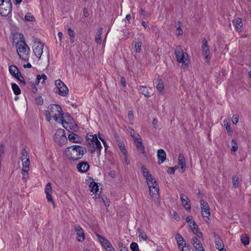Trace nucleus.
I'll return each instance as SVG.
<instances>
[{
	"label": "nucleus",
	"instance_id": "f257e3e1",
	"mask_svg": "<svg viewBox=\"0 0 251 251\" xmlns=\"http://www.w3.org/2000/svg\"><path fill=\"white\" fill-rule=\"evenodd\" d=\"M86 152V148L79 145L68 147L65 150V153L68 159L73 161L78 160L82 158Z\"/></svg>",
	"mask_w": 251,
	"mask_h": 251
},
{
	"label": "nucleus",
	"instance_id": "f03ea898",
	"mask_svg": "<svg viewBox=\"0 0 251 251\" xmlns=\"http://www.w3.org/2000/svg\"><path fill=\"white\" fill-rule=\"evenodd\" d=\"M14 36L15 37L17 36L19 37V40L16 44L18 55L22 59L27 60L30 49L25 41L23 35L16 33Z\"/></svg>",
	"mask_w": 251,
	"mask_h": 251
},
{
	"label": "nucleus",
	"instance_id": "7ed1b4c3",
	"mask_svg": "<svg viewBox=\"0 0 251 251\" xmlns=\"http://www.w3.org/2000/svg\"><path fill=\"white\" fill-rule=\"evenodd\" d=\"M86 142L90 147L92 148L91 152H93L97 150L98 151V154H100L102 147L96 134H88L86 136Z\"/></svg>",
	"mask_w": 251,
	"mask_h": 251
},
{
	"label": "nucleus",
	"instance_id": "20e7f679",
	"mask_svg": "<svg viewBox=\"0 0 251 251\" xmlns=\"http://www.w3.org/2000/svg\"><path fill=\"white\" fill-rule=\"evenodd\" d=\"M49 108L54 120L58 123H60L63 118V113L60 106L58 104H51Z\"/></svg>",
	"mask_w": 251,
	"mask_h": 251
},
{
	"label": "nucleus",
	"instance_id": "39448f33",
	"mask_svg": "<svg viewBox=\"0 0 251 251\" xmlns=\"http://www.w3.org/2000/svg\"><path fill=\"white\" fill-rule=\"evenodd\" d=\"M11 0H0V14L2 16H8L12 11Z\"/></svg>",
	"mask_w": 251,
	"mask_h": 251
},
{
	"label": "nucleus",
	"instance_id": "423d86ee",
	"mask_svg": "<svg viewBox=\"0 0 251 251\" xmlns=\"http://www.w3.org/2000/svg\"><path fill=\"white\" fill-rule=\"evenodd\" d=\"M175 54L178 62L184 63L185 65L188 64V55L187 53L183 52L182 48L180 46L176 47L175 50Z\"/></svg>",
	"mask_w": 251,
	"mask_h": 251
},
{
	"label": "nucleus",
	"instance_id": "0eeeda50",
	"mask_svg": "<svg viewBox=\"0 0 251 251\" xmlns=\"http://www.w3.org/2000/svg\"><path fill=\"white\" fill-rule=\"evenodd\" d=\"M54 140L59 145L62 146L67 141L65 131L63 129H58L54 135Z\"/></svg>",
	"mask_w": 251,
	"mask_h": 251
},
{
	"label": "nucleus",
	"instance_id": "6e6552de",
	"mask_svg": "<svg viewBox=\"0 0 251 251\" xmlns=\"http://www.w3.org/2000/svg\"><path fill=\"white\" fill-rule=\"evenodd\" d=\"M56 86V93L61 96H66L68 94L69 90L66 85L60 80L58 79L55 81Z\"/></svg>",
	"mask_w": 251,
	"mask_h": 251
},
{
	"label": "nucleus",
	"instance_id": "1a4fd4ad",
	"mask_svg": "<svg viewBox=\"0 0 251 251\" xmlns=\"http://www.w3.org/2000/svg\"><path fill=\"white\" fill-rule=\"evenodd\" d=\"M200 205L203 218L209 220V217L210 216V212L208 203L203 200H201L200 201Z\"/></svg>",
	"mask_w": 251,
	"mask_h": 251
},
{
	"label": "nucleus",
	"instance_id": "9d476101",
	"mask_svg": "<svg viewBox=\"0 0 251 251\" xmlns=\"http://www.w3.org/2000/svg\"><path fill=\"white\" fill-rule=\"evenodd\" d=\"M68 121L66 122L65 120L63 118L61 121V122L63 126L67 130L71 131V130L74 131H75L77 128V126L74 124V123H72L71 122V117L69 114L68 115Z\"/></svg>",
	"mask_w": 251,
	"mask_h": 251
},
{
	"label": "nucleus",
	"instance_id": "9b49d317",
	"mask_svg": "<svg viewBox=\"0 0 251 251\" xmlns=\"http://www.w3.org/2000/svg\"><path fill=\"white\" fill-rule=\"evenodd\" d=\"M202 52L204 56L205 62H209L211 57L210 56L209 47L208 45L207 41L205 39L203 40V45L202 46Z\"/></svg>",
	"mask_w": 251,
	"mask_h": 251
},
{
	"label": "nucleus",
	"instance_id": "f8f14e48",
	"mask_svg": "<svg viewBox=\"0 0 251 251\" xmlns=\"http://www.w3.org/2000/svg\"><path fill=\"white\" fill-rule=\"evenodd\" d=\"M132 138L134 139V141L136 146L137 149L140 151L143 154H145V147L143 145V143L142 142V139L140 137L139 134H137V136H135L134 135H132Z\"/></svg>",
	"mask_w": 251,
	"mask_h": 251
},
{
	"label": "nucleus",
	"instance_id": "ddd939ff",
	"mask_svg": "<svg viewBox=\"0 0 251 251\" xmlns=\"http://www.w3.org/2000/svg\"><path fill=\"white\" fill-rule=\"evenodd\" d=\"M45 192L46 195V198L48 201L51 202L52 203L53 207H54L55 204L52 198V188L51 187V183L50 182H48L46 184L45 188Z\"/></svg>",
	"mask_w": 251,
	"mask_h": 251
},
{
	"label": "nucleus",
	"instance_id": "4468645a",
	"mask_svg": "<svg viewBox=\"0 0 251 251\" xmlns=\"http://www.w3.org/2000/svg\"><path fill=\"white\" fill-rule=\"evenodd\" d=\"M44 45L42 42H34L33 45V50L35 55L40 58L42 53Z\"/></svg>",
	"mask_w": 251,
	"mask_h": 251
},
{
	"label": "nucleus",
	"instance_id": "2eb2a0df",
	"mask_svg": "<svg viewBox=\"0 0 251 251\" xmlns=\"http://www.w3.org/2000/svg\"><path fill=\"white\" fill-rule=\"evenodd\" d=\"M150 195L152 199H156L159 197V186L158 184L155 185H149Z\"/></svg>",
	"mask_w": 251,
	"mask_h": 251
},
{
	"label": "nucleus",
	"instance_id": "dca6fc26",
	"mask_svg": "<svg viewBox=\"0 0 251 251\" xmlns=\"http://www.w3.org/2000/svg\"><path fill=\"white\" fill-rule=\"evenodd\" d=\"M180 200L185 209L187 211H190L191 208L190 201L188 197L186 195L182 194L180 195Z\"/></svg>",
	"mask_w": 251,
	"mask_h": 251
},
{
	"label": "nucleus",
	"instance_id": "f3484780",
	"mask_svg": "<svg viewBox=\"0 0 251 251\" xmlns=\"http://www.w3.org/2000/svg\"><path fill=\"white\" fill-rule=\"evenodd\" d=\"M75 230L77 234V240L78 242H82L85 239V234L83 229L80 226H76L75 227Z\"/></svg>",
	"mask_w": 251,
	"mask_h": 251
},
{
	"label": "nucleus",
	"instance_id": "a211bd4d",
	"mask_svg": "<svg viewBox=\"0 0 251 251\" xmlns=\"http://www.w3.org/2000/svg\"><path fill=\"white\" fill-rule=\"evenodd\" d=\"M76 168L78 172L85 173L90 168L89 165L85 161H82L77 164Z\"/></svg>",
	"mask_w": 251,
	"mask_h": 251
},
{
	"label": "nucleus",
	"instance_id": "6ab92c4d",
	"mask_svg": "<svg viewBox=\"0 0 251 251\" xmlns=\"http://www.w3.org/2000/svg\"><path fill=\"white\" fill-rule=\"evenodd\" d=\"M157 156L158 164L163 163L166 160V154L163 149H159L157 151Z\"/></svg>",
	"mask_w": 251,
	"mask_h": 251
},
{
	"label": "nucleus",
	"instance_id": "aec40b11",
	"mask_svg": "<svg viewBox=\"0 0 251 251\" xmlns=\"http://www.w3.org/2000/svg\"><path fill=\"white\" fill-rule=\"evenodd\" d=\"M214 240L216 249L220 250L224 248V243L218 234H214Z\"/></svg>",
	"mask_w": 251,
	"mask_h": 251
},
{
	"label": "nucleus",
	"instance_id": "412c9836",
	"mask_svg": "<svg viewBox=\"0 0 251 251\" xmlns=\"http://www.w3.org/2000/svg\"><path fill=\"white\" fill-rule=\"evenodd\" d=\"M97 236L98 238L99 242L103 247L105 249H107V248H109V246L111 245V244L107 239L102 237L99 234H97Z\"/></svg>",
	"mask_w": 251,
	"mask_h": 251
},
{
	"label": "nucleus",
	"instance_id": "4be33fe9",
	"mask_svg": "<svg viewBox=\"0 0 251 251\" xmlns=\"http://www.w3.org/2000/svg\"><path fill=\"white\" fill-rule=\"evenodd\" d=\"M9 70L11 75L15 78L21 76V74L16 66L14 65L10 66L9 67Z\"/></svg>",
	"mask_w": 251,
	"mask_h": 251
},
{
	"label": "nucleus",
	"instance_id": "5701e85b",
	"mask_svg": "<svg viewBox=\"0 0 251 251\" xmlns=\"http://www.w3.org/2000/svg\"><path fill=\"white\" fill-rule=\"evenodd\" d=\"M68 139L75 143H81L82 141V139L79 136L73 132L68 135Z\"/></svg>",
	"mask_w": 251,
	"mask_h": 251
},
{
	"label": "nucleus",
	"instance_id": "b1692460",
	"mask_svg": "<svg viewBox=\"0 0 251 251\" xmlns=\"http://www.w3.org/2000/svg\"><path fill=\"white\" fill-rule=\"evenodd\" d=\"M178 163V165L181 166V169L182 170L183 172H184L185 170L186 163L184 156L182 154H180L179 155Z\"/></svg>",
	"mask_w": 251,
	"mask_h": 251
},
{
	"label": "nucleus",
	"instance_id": "393cba45",
	"mask_svg": "<svg viewBox=\"0 0 251 251\" xmlns=\"http://www.w3.org/2000/svg\"><path fill=\"white\" fill-rule=\"evenodd\" d=\"M116 140L121 152L124 155H126L127 151L125 148V144H124V143L120 140L119 137H116Z\"/></svg>",
	"mask_w": 251,
	"mask_h": 251
},
{
	"label": "nucleus",
	"instance_id": "a878e982",
	"mask_svg": "<svg viewBox=\"0 0 251 251\" xmlns=\"http://www.w3.org/2000/svg\"><path fill=\"white\" fill-rule=\"evenodd\" d=\"M176 239L179 249H180L181 246L186 245L185 241L180 234H176Z\"/></svg>",
	"mask_w": 251,
	"mask_h": 251
},
{
	"label": "nucleus",
	"instance_id": "bb28decb",
	"mask_svg": "<svg viewBox=\"0 0 251 251\" xmlns=\"http://www.w3.org/2000/svg\"><path fill=\"white\" fill-rule=\"evenodd\" d=\"M155 83L156 84V88L157 90L161 93L163 92L164 86L163 82L161 78H157L156 80Z\"/></svg>",
	"mask_w": 251,
	"mask_h": 251
},
{
	"label": "nucleus",
	"instance_id": "cd10ccee",
	"mask_svg": "<svg viewBox=\"0 0 251 251\" xmlns=\"http://www.w3.org/2000/svg\"><path fill=\"white\" fill-rule=\"evenodd\" d=\"M102 27H100L98 29L97 32L95 40L97 44H100L101 43V36L102 34Z\"/></svg>",
	"mask_w": 251,
	"mask_h": 251
},
{
	"label": "nucleus",
	"instance_id": "c85d7f7f",
	"mask_svg": "<svg viewBox=\"0 0 251 251\" xmlns=\"http://www.w3.org/2000/svg\"><path fill=\"white\" fill-rule=\"evenodd\" d=\"M146 179L148 186H149V185H153L157 184L155 178L151 175L147 176Z\"/></svg>",
	"mask_w": 251,
	"mask_h": 251
},
{
	"label": "nucleus",
	"instance_id": "c756f323",
	"mask_svg": "<svg viewBox=\"0 0 251 251\" xmlns=\"http://www.w3.org/2000/svg\"><path fill=\"white\" fill-rule=\"evenodd\" d=\"M89 188H90V191L94 193H96L99 190V186L97 183L94 181L90 183Z\"/></svg>",
	"mask_w": 251,
	"mask_h": 251
},
{
	"label": "nucleus",
	"instance_id": "7c9ffc66",
	"mask_svg": "<svg viewBox=\"0 0 251 251\" xmlns=\"http://www.w3.org/2000/svg\"><path fill=\"white\" fill-rule=\"evenodd\" d=\"M140 93L144 95L146 97L148 98L150 96V93L147 88L145 86H140Z\"/></svg>",
	"mask_w": 251,
	"mask_h": 251
},
{
	"label": "nucleus",
	"instance_id": "2f4dec72",
	"mask_svg": "<svg viewBox=\"0 0 251 251\" xmlns=\"http://www.w3.org/2000/svg\"><path fill=\"white\" fill-rule=\"evenodd\" d=\"M29 156L27 151L26 150V149H24L23 150H22V152H21V159L22 161L25 160L26 159H29Z\"/></svg>",
	"mask_w": 251,
	"mask_h": 251
},
{
	"label": "nucleus",
	"instance_id": "473e14b6",
	"mask_svg": "<svg viewBox=\"0 0 251 251\" xmlns=\"http://www.w3.org/2000/svg\"><path fill=\"white\" fill-rule=\"evenodd\" d=\"M235 26H236V28L237 31L241 30V28L243 26V24H242V19L241 18H237L236 19Z\"/></svg>",
	"mask_w": 251,
	"mask_h": 251
},
{
	"label": "nucleus",
	"instance_id": "72a5a7b5",
	"mask_svg": "<svg viewBox=\"0 0 251 251\" xmlns=\"http://www.w3.org/2000/svg\"><path fill=\"white\" fill-rule=\"evenodd\" d=\"M11 86L12 90L15 95H18L21 93V90L18 85L15 83H11Z\"/></svg>",
	"mask_w": 251,
	"mask_h": 251
},
{
	"label": "nucleus",
	"instance_id": "f704fd0d",
	"mask_svg": "<svg viewBox=\"0 0 251 251\" xmlns=\"http://www.w3.org/2000/svg\"><path fill=\"white\" fill-rule=\"evenodd\" d=\"M223 123L228 133L230 135H231L233 131L230 127V124L227 122L226 120H224Z\"/></svg>",
	"mask_w": 251,
	"mask_h": 251
},
{
	"label": "nucleus",
	"instance_id": "c9c22d12",
	"mask_svg": "<svg viewBox=\"0 0 251 251\" xmlns=\"http://www.w3.org/2000/svg\"><path fill=\"white\" fill-rule=\"evenodd\" d=\"M142 42L140 39H138L135 43V51L140 52L141 50Z\"/></svg>",
	"mask_w": 251,
	"mask_h": 251
},
{
	"label": "nucleus",
	"instance_id": "e433bc0d",
	"mask_svg": "<svg viewBox=\"0 0 251 251\" xmlns=\"http://www.w3.org/2000/svg\"><path fill=\"white\" fill-rule=\"evenodd\" d=\"M186 221L188 223L191 229H193V226L196 227L197 224L192 218H190L189 217H187Z\"/></svg>",
	"mask_w": 251,
	"mask_h": 251
},
{
	"label": "nucleus",
	"instance_id": "4c0bfd02",
	"mask_svg": "<svg viewBox=\"0 0 251 251\" xmlns=\"http://www.w3.org/2000/svg\"><path fill=\"white\" fill-rule=\"evenodd\" d=\"M195 234L198 237L201 238L202 237V233L200 231V229L198 226L196 225V227L193 226V229H191Z\"/></svg>",
	"mask_w": 251,
	"mask_h": 251
},
{
	"label": "nucleus",
	"instance_id": "58836bf2",
	"mask_svg": "<svg viewBox=\"0 0 251 251\" xmlns=\"http://www.w3.org/2000/svg\"><path fill=\"white\" fill-rule=\"evenodd\" d=\"M241 240L242 243L245 246L249 244V238L246 235H242L241 237Z\"/></svg>",
	"mask_w": 251,
	"mask_h": 251
},
{
	"label": "nucleus",
	"instance_id": "ea45409f",
	"mask_svg": "<svg viewBox=\"0 0 251 251\" xmlns=\"http://www.w3.org/2000/svg\"><path fill=\"white\" fill-rule=\"evenodd\" d=\"M232 148L231 149V151H236L238 150V146L235 140L233 139L231 142Z\"/></svg>",
	"mask_w": 251,
	"mask_h": 251
},
{
	"label": "nucleus",
	"instance_id": "a19ab883",
	"mask_svg": "<svg viewBox=\"0 0 251 251\" xmlns=\"http://www.w3.org/2000/svg\"><path fill=\"white\" fill-rule=\"evenodd\" d=\"M131 251H139V247L136 243L132 242L130 245Z\"/></svg>",
	"mask_w": 251,
	"mask_h": 251
},
{
	"label": "nucleus",
	"instance_id": "79ce46f5",
	"mask_svg": "<svg viewBox=\"0 0 251 251\" xmlns=\"http://www.w3.org/2000/svg\"><path fill=\"white\" fill-rule=\"evenodd\" d=\"M232 180L233 181V185L235 188H237L238 186V181L239 178L237 176H233L232 177Z\"/></svg>",
	"mask_w": 251,
	"mask_h": 251
},
{
	"label": "nucleus",
	"instance_id": "37998d69",
	"mask_svg": "<svg viewBox=\"0 0 251 251\" xmlns=\"http://www.w3.org/2000/svg\"><path fill=\"white\" fill-rule=\"evenodd\" d=\"M177 25H178V27L176 30V33L178 35H181L182 34V30L180 28L181 22L180 21H178Z\"/></svg>",
	"mask_w": 251,
	"mask_h": 251
},
{
	"label": "nucleus",
	"instance_id": "c03bdc74",
	"mask_svg": "<svg viewBox=\"0 0 251 251\" xmlns=\"http://www.w3.org/2000/svg\"><path fill=\"white\" fill-rule=\"evenodd\" d=\"M139 237L146 241L147 239V236L145 232L143 231L138 230Z\"/></svg>",
	"mask_w": 251,
	"mask_h": 251
},
{
	"label": "nucleus",
	"instance_id": "a18cd8bd",
	"mask_svg": "<svg viewBox=\"0 0 251 251\" xmlns=\"http://www.w3.org/2000/svg\"><path fill=\"white\" fill-rule=\"evenodd\" d=\"M25 19L26 21L32 22L34 21V17L30 13H27L25 17Z\"/></svg>",
	"mask_w": 251,
	"mask_h": 251
},
{
	"label": "nucleus",
	"instance_id": "49530a36",
	"mask_svg": "<svg viewBox=\"0 0 251 251\" xmlns=\"http://www.w3.org/2000/svg\"><path fill=\"white\" fill-rule=\"evenodd\" d=\"M141 170L142 172V174L143 176L146 178L147 176H149L151 174H149V171H148L144 166H142L141 167Z\"/></svg>",
	"mask_w": 251,
	"mask_h": 251
},
{
	"label": "nucleus",
	"instance_id": "de8ad7c7",
	"mask_svg": "<svg viewBox=\"0 0 251 251\" xmlns=\"http://www.w3.org/2000/svg\"><path fill=\"white\" fill-rule=\"evenodd\" d=\"M68 34H69L70 37H71V40L72 41V42H74V41L73 40V39L75 37V33L73 29H72L71 28H68Z\"/></svg>",
	"mask_w": 251,
	"mask_h": 251
},
{
	"label": "nucleus",
	"instance_id": "09e8293b",
	"mask_svg": "<svg viewBox=\"0 0 251 251\" xmlns=\"http://www.w3.org/2000/svg\"><path fill=\"white\" fill-rule=\"evenodd\" d=\"M23 167L25 168H29V166L30 165L29 158L26 159L25 160L22 161Z\"/></svg>",
	"mask_w": 251,
	"mask_h": 251
},
{
	"label": "nucleus",
	"instance_id": "8fccbe9b",
	"mask_svg": "<svg viewBox=\"0 0 251 251\" xmlns=\"http://www.w3.org/2000/svg\"><path fill=\"white\" fill-rule=\"evenodd\" d=\"M45 116H46V120L48 122H50L51 120V117H52V115L50 114V113L49 111V110H48V111L46 110L45 111Z\"/></svg>",
	"mask_w": 251,
	"mask_h": 251
},
{
	"label": "nucleus",
	"instance_id": "3c124183",
	"mask_svg": "<svg viewBox=\"0 0 251 251\" xmlns=\"http://www.w3.org/2000/svg\"><path fill=\"white\" fill-rule=\"evenodd\" d=\"M239 117L237 114H234L232 118V122L233 124L236 125L239 121Z\"/></svg>",
	"mask_w": 251,
	"mask_h": 251
},
{
	"label": "nucleus",
	"instance_id": "603ef678",
	"mask_svg": "<svg viewBox=\"0 0 251 251\" xmlns=\"http://www.w3.org/2000/svg\"><path fill=\"white\" fill-rule=\"evenodd\" d=\"M192 243L193 246L197 247V245L201 243V242L197 237H193L192 238Z\"/></svg>",
	"mask_w": 251,
	"mask_h": 251
},
{
	"label": "nucleus",
	"instance_id": "864d4df0",
	"mask_svg": "<svg viewBox=\"0 0 251 251\" xmlns=\"http://www.w3.org/2000/svg\"><path fill=\"white\" fill-rule=\"evenodd\" d=\"M197 251H204V248L201 244V243H200L197 245L196 246H194Z\"/></svg>",
	"mask_w": 251,
	"mask_h": 251
},
{
	"label": "nucleus",
	"instance_id": "5fc2aeb1",
	"mask_svg": "<svg viewBox=\"0 0 251 251\" xmlns=\"http://www.w3.org/2000/svg\"><path fill=\"white\" fill-rule=\"evenodd\" d=\"M36 100L38 104L42 105L43 103V99L41 96L36 98Z\"/></svg>",
	"mask_w": 251,
	"mask_h": 251
},
{
	"label": "nucleus",
	"instance_id": "6e6d98bb",
	"mask_svg": "<svg viewBox=\"0 0 251 251\" xmlns=\"http://www.w3.org/2000/svg\"><path fill=\"white\" fill-rule=\"evenodd\" d=\"M179 249L181 251H190L189 247L186 245L181 246Z\"/></svg>",
	"mask_w": 251,
	"mask_h": 251
},
{
	"label": "nucleus",
	"instance_id": "4d7b16f0",
	"mask_svg": "<svg viewBox=\"0 0 251 251\" xmlns=\"http://www.w3.org/2000/svg\"><path fill=\"white\" fill-rule=\"evenodd\" d=\"M20 82L23 84L24 85H25L26 84V83L24 79V77L21 75V76L18 77V78H16Z\"/></svg>",
	"mask_w": 251,
	"mask_h": 251
},
{
	"label": "nucleus",
	"instance_id": "13d9d810",
	"mask_svg": "<svg viewBox=\"0 0 251 251\" xmlns=\"http://www.w3.org/2000/svg\"><path fill=\"white\" fill-rule=\"evenodd\" d=\"M29 171V168H25L23 167L22 171V174L23 176H25L26 175H27V173Z\"/></svg>",
	"mask_w": 251,
	"mask_h": 251
},
{
	"label": "nucleus",
	"instance_id": "bf43d9fd",
	"mask_svg": "<svg viewBox=\"0 0 251 251\" xmlns=\"http://www.w3.org/2000/svg\"><path fill=\"white\" fill-rule=\"evenodd\" d=\"M133 112L131 110L128 111V118L130 120H132L133 119Z\"/></svg>",
	"mask_w": 251,
	"mask_h": 251
},
{
	"label": "nucleus",
	"instance_id": "052dcab7",
	"mask_svg": "<svg viewBox=\"0 0 251 251\" xmlns=\"http://www.w3.org/2000/svg\"><path fill=\"white\" fill-rule=\"evenodd\" d=\"M89 15V12H88V10L86 8H84L83 9V16L85 17V18H87Z\"/></svg>",
	"mask_w": 251,
	"mask_h": 251
},
{
	"label": "nucleus",
	"instance_id": "680f3d73",
	"mask_svg": "<svg viewBox=\"0 0 251 251\" xmlns=\"http://www.w3.org/2000/svg\"><path fill=\"white\" fill-rule=\"evenodd\" d=\"M121 83L123 85V87H125L126 86V82L125 78L123 76L121 77Z\"/></svg>",
	"mask_w": 251,
	"mask_h": 251
},
{
	"label": "nucleus",
	"instance_id": "e2e57ef3",
	"mask_svg": "<svg viewBox=\"0 0 251 251\" xmlns=\"http://www.w3.org/2000/svg\"><path fill=\"white\" fill-rule=\"evenodd\" d=\"M31 91L34 94L36 93L37 92V88L34 84H32V85Z\"/></svg>",
	"mask_w": 251,
	"mask_h": 251
},
{
	"label": "nucleus",
	"instance_id": "0e129e2a",
	"mask_svg": "<svg viewBox=\"0 0 251 251\" xmlns=\"http://www.w3.org/2000/svg\"><path fill=\"white\" fill-rule=\"evenodd\" d=\"M158 121L156 119H154L152 120V124L153 126L154 127L157 128Z\"/></svg>",
	"mask_w": 251,
	"mask_h": 251
},
{
	"label": "nucleus",
	"instance_id": "69168bd1",
	"mask_svg": "<svg viewBox=\"0 0 251 251\" xmlns=\"http://www.w3.org/2000/svg\"><path fill=\"white\" fill-rule=\"evenodd\" d=\"M169 170L171 171H168V173L170 174H174L175 172V167H169Z\"/></svg>",
	"mask_w": 251,
	"mask_h": 251
},
{
	"label": "nucleus",
	"instance_id": "338daca9",
	"mask_svg": "<svg viewBox=\"0 0 251 251\" xmlns=\"http://www.w3.org/2000/svg\"><path fill=\"white\" fill-rule=\"evenodd\" d=\"M118 247L120 250H121L122 249H123L125 246H124V244L122 242L118 243Z\"/></svg>",
	"mask_w": 251,
	"mask_h": 251
},
{
	"label": "nucleus",
	"instance_id": "774afa93",
	"mask_svg": "<svg viewBox=\"0 0 251 251\" xmlns=\"http://www.w3.org/2000/svg\"><path fill=\"white\" fill-rule=\"evenodd\" d=\"M106 251H115L114 248L112 247V245L109 246V248L106 249Z\"/></svg>",
	"mask_w": 251,
	"mask_h": 251
}]
</instances>
